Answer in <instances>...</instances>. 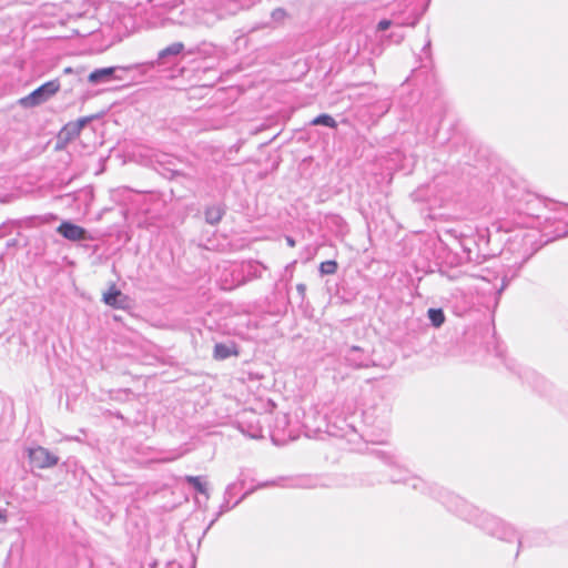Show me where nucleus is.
Here are the masks:
<instances>
[{"label": "nucleus", "mask_w": 568, "mask_h": 568, "mask_svg": "<svg viewBox=\"0 0 568 568\" xmlns=\"http://www.w3.org/2000/svg\"><path fill=\"white\" fill-rule=\"evenodd\" d=\"M437 498L449 511L474 524L488 535L505 541H517L520 546L521 541L516 529L500 518L478 509L460 496L446 489H440Z\"/></svg>", "instance_id": "f257e3e1"}, {"label": "nucleus", "mask_w": 568, "mask_h": 568, "mask_svg": "<svg viewBox=\"0 0 568 568\" xmlns=\"http://www.w3.org/2000/svg\"><path fill=\"white\" fill-rule=\"evenodd\" d=\"M59 89L60 82L58 80L48 81L27 97L20 99L19 103L23 108H33L40 105L53 97L59 91Z\"/></svg>", "instance_id": "f03ea898"}, {"label": "nucleus", "mask_w": 568, "mask_h": 568, "mask_svg": "<svg viewBox=\"0 0 568 568\" xmlns=\"http://www.w3.org/2000/svg\"><path fill=\"white\" fill-rule=\"evenodd\" d=\"M31 464L40 469L51 468L59 462V457L49 452V449L38 446L28 450Z\"/></svg>", "instance_id": "7ed1b4c3"}, {"label": "nucleus", "mask_w": 568, "mask_h": 568, "mask_svg": "<svg viewBox=\"0 0 568 568\" xmlns=\"http://www.w3.org/2000/svg\"><path fill=\"white\" fill-rule=\"evenodd\" d=\"M57 232L68 241L71 242H80V241H91L92 236L89 232L70 221H63L58 227Z\"/></svg>", "instance_id": "20e7f679"}, {"label": "nucleus", "mask_w": 568, "mask_h": 568, "mask_svg": "<svg viewBox=\"0 0 568 568\" xmlns=\"http://www.w3.org/2000/svg\"><path fill=\"white\" fill-rule=\"evenodd\" d=\"M240 428L243 433L247 434L251 438L263 437V429L261 426V416L255 413L245 414L240 422Z\"/></svg>", "instance_id": "39448f33"}, {"label": "nucleus", "mask_w": 568, "mask_h": 568, "mask_svg": "<svg viewBox=\"0 0 568 568\" xmlns=\"http://www.w3.org/2000/svg\"><path fill=\"white\" fill-rule=\"evenodd\" d=\"M90 118H80L77 121L67 123L60 132V138L70 141L80 135L83 128L89 123Z\"/></svg>", "instance_id": "423d86ee"}, {"label": "nucleus", "mask_w": 568, "mask_h": 568, "mask_svg": "<svg viewBox=\"0 0 568 568\" xmlns=\"http://www.w3.org/2000/svg\"><path fill=\"white\" fill-rule=\"evenodd\" d=\"M116 70V67L95 69L89 74L88 81L91 84L108 83L114 79H118L114 77V72Z\"/></svg>", "instance_id": "0eeeda50"}, {"label": "nucleus", "mask_w": 568, "mask_h": 568, "mask_svg": "<svg viewBox=\"0 0 568 568\" xmlns=\"http://www.w3.org/2000/svg\"><path fill=\"white\" fill-rule=\"evenodd\" d=\"M102 300L109 306L114 308H122L126 297L123 296L121 291L118 290L115 285H112L109 291L103 294Z\"/></svg>", "instance_id": "6e6552de"}, {"label": "nucleus", "mask_w": 568, "mask_h": 568, "mask_svg": "<svg viewBox=\"0 0 568 568\" xmlns=\"http://www.w3.org/2000/svg\"><path fill=\"white\" fill-rule=\"evenodd\" d=\"M239 352L234 343H217L214 346L213 357L219 361L226 359L231 356H237Z\"/></svg>", "instance_id": "1a4fd4ad"}, {"label": "nucleus", "mask_w": 568, "mask_h": 568, "mask_svg": "<svg viewBox=\"0 0 568 568\" xmlns=\"http://www.w3.org/2000/svg\"><path fill=\"white\" fill-rule=\"evenodd\" d=\"M183 50H184V44L182 42H174V43L168 45L166 48H164L163 50H161L158 53V59L155 61L151 62L150 64L152 67L155 64H163L164 60L166 58L175 57V55L180 54Z\"/></svg>", "instance_id": "9d476101"}, {"label": "nucleus", "mask_w": 568, "mask_h": 568, "mask_svg": "<svg viewBox=\"0 0 568 568\" xmlns=\"http://www.w3.org/2000/svg\"><path fill=\"white\" fill-rule=\"evenodd\" d=\"M224 213L225 211L221 205L209 206L204 212L205 221L211 225H216L222 220Z\"/></svg>", "instance_id": "9b49d317"}, {"label": "nucleus", "mask_w": 568, "mask_h": 568, "mask_svg": "<svg viewBox=\"0 0 568 568\" xmlns=\"http://www.w3.org/2000/svg\"><path fill=\"white\" fill-rule=\"evenodd\" d=\"M346 361L349 363V365L352 366H355V367H361L364 365V358L362 356V349L357 346H353L347 355H346Z\"/></svg>", "instance_id": "f8f14e48"}, {"label": "nucleus", "mask_w": 568, "mask_h": 568, "mask_svg": "<svg viewBox=\"0 0 568 568\" xmlns=\"http://www.w3.org/2000/svg\"><path fill=\"white\" fill-rule=\"evenodd\" d=\"M185 481L193 486V488L204 495L206 499L209 498V490L206 487V483L202 480V477L200 476H185Z\"/></svg>", "instance_id": "ddd939ff"}, {"label": "nucleus", "mask_w": 568, "mask_h": 568, "mask_svg": "<svg viewBox=\"0 0 568 568\" xmlns=\"http://www.w3.org/2000/svg\"><path fill=\"white\" fill-rule=\"evenodd\" d=\"M427 316L434 327H440L445 322V314L442 308H429Z\"/></svg>", "instance_id": "4468645a"}, {"label": "nucleus", "mask_w": 568, "mask_h": 568, "mask_svg": "<svg viewBox=\"0 0 568 568\" xmlns=\"http://www.w3.org/2000/svg\"><path fill=\"white\" fill-rule=\"evenodd\" d=\"M311 124L312 125H325V126H328L332 129H335L337 126V122L335 121V119L332 115L326 114V113L320 114L316 118H314L311 121Z\"/></svg>", "instance_id": "2eb2a0df"}, {"label": "nucleus", "mask_w": 568, "mask_h": 568, "mask_svg": "<svg viewBox=\"0 0 568 568\" xmlns=\"http://www.w3.org/2000/svg\"><path fill=\"white\" fill-rule=\"evenodd\" d=\"M337 263L334 260L325 261L320 264V273L322 275H332L337 271Z\"/></svg>", "instance_id": "dca6fc26"}, {"label": "nucleus", "mask_w": 568, "mask_h": 568, "mask_svg": "<svg viewBox=\"0 0 568 568\" xmlns=\"http://www.w3.org/2000/svg\"><path fill=\"white\" fill-rule=\"evenodd\" d=\"M392 480L394 483H399V481L408 483L414 489L419 488V486L423 484V480L420 478H416V477H413L410 479H406L405 477L392 476Z\"/></svg>", "instance_id": "f3484780"}, {"label": "nucleus", "mask_w": 568, "mask_h": 568, "mask_svg": "<svg viewBox=\"0 0 568 568\" xmlns=\"http://www.w3.org/2000/svg\"><path fill=\"white\" fill-rule=\"evenodd\" d=\"M294 487L300 488H315L317 486V483L313 478H301L293 484Z\"/></svg>", "instance_id": "a211bd4d"}, {"label": "nucleus", "mask_w": 568, "mask_h": 568, "mask_svg": "<svg viewBox=\"0 0 568 568\" xmlns=\"http://www.w3.org/2000/svg\"><path fill=\"white\" fill-rule=\"evenodd\" d=\"M284 16H285V11L281 8H277L275 10H273V12H272V18L276 21L283 19Z\"/></svg>", "instance_id": "6ab92c4d"}, {"label": "nucleus", "mask_w": 568, "mask_h": 568, "mask_svg": "<svg viewBox=\"0 0 568 568\" xmlns=\"http://www.w3.org/2000/svg\"><path fill=\"white\" fill-rule=\"evenodd\" d=\"M392 22L389 20H381L377 24V30L378 31H385L387 30L389 27H390Z\"/></svg>", "instance_id": "aec40b11"}, {"label": "nucleus", "mask_w": 568, "mask_h": 568, "mask_svg": "<svg viewBox=\"0 0 568 568\" xmlns=\"http://www.w3.org/2000/svg\"><path fill=\"white\" fill-rule=\"evenodd\" d=\"M296 290H297L298 294L301 295V297L304 298L305 292H306V285L303 283H300L296 285Z\"/></svg>", "instance_id": "412c9836"}, {"label": "nucleus", "mask_w": 568, "mask_h": 568, "mask_svg": "<svg viewBox=\"0 0 568 568\" xmlns=\"http://www.w3.org/2000/svg\"><path fill=\"white\" fill-rule=\"evenodd\" d=\"M286 242H287V244H288L291 247L295 246V241H294V239H293V237L287 236V237H286Z\"/></svg>", "instance_id": "4be33fe9"}, {"label": "nucleus", "mask_w": 568, "mask_h": 568, "mask_svg": "<svg viewBox=\"0 0 568 568\" xmlns=\"http://www.w3.org/2000/svg\"><path fill=\"white\" fill-rule=\"evenodd\" d=\"M226 510H229L227 505H223V506L221 507V510H220V513H219V515H217V516H220L221 514H223V511H226Z\"/></svg>", "instance_id": "5701e85b"}, {"label": "nucleus", "mask_w": 568, "mask_h": 568, "mask_svg": "<svg viewBox=\"0 0 568 568\" xmlns=\"http://www.w3.org/2000/svg\"><path fill=\"white\" fill-rule=\"evenodd\" d=\"M564 235H568V230L564 233Z\"/></svg>", "instance_id": "b1692460"}]
</instances>
